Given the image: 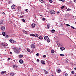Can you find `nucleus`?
<instances>
[{
	"mask_svg": "<svg viewBox=\"0 0 76 76\" xmlns=\"http://www.w3.org/2000/svg\"><path fill=\"white\" fill-rule=\"evenodd\" d=\"M14 52L17 53H19V50L18 48H14Z\"/></svg>",
	"mask_w": 76,
	"mask_h": 76,
	"instance_id": "obj_1",
	"label": "nucleus"
},
{
	"mask_svg": "<svg viewBox=\"0 0 76 76\" xmlns=\"http://www.w3.org/2000/svg\"><path fill=\"white\" fill-rule=\"evenodd\" d=\"M50 13L51 14L54 15V14H55V13H56V12H55V11L54 10H52L50 11Z\"/></svg>",
	"mask_w": 76,
	"mask_h": 76,
	"instance_id": "obj_2",
	"label": "nucleus"
},
{
	"mask_svg": "<svg viewBox=\"0 0 76 76\" xmlns=\"http://www.w3.org/2000/svg\"><path fill=\"white\" fill-rule=\"evenodd\" d=\"M49 39V38H48V37L47 36H46L44 37V39L46 41L48 40V39Z\"/></svg>",
	"mask_w": 76,
	"mask_h": 76,
	"instance_id": "obj_3",
	"label": "nucleus"
},
{
	"mask_svg": "<svg viewBox=\"0 0 76 76\" xmlns=\"http://www.w3.org/2000/svg\"><path fill=\"white\" fill-rule=\"evenodd\" d=\"M19 62L21 64H22L23 63V60L22 59H20L19 60Z\"/></svg>",
	"mask_w": 76,
	"mask_h": 76,
	"instance_id": "obj_4",
	"label": "nucleus"
},
{
	"mask_svg": "<svg viewBox=\"0 0 76 76\" xmlns=\"http://www.w3.org/2000/svg\"><path fill=\"white\" fill-rule=\"evenodd\" d=\"M5 29V26H3L1 28V30L2 31H4Z\"/></svg>",
	"mask_w": 76,
	"mask_h": 76,
	"instance_id": "obj_5",
	"label": "nucleus"
},
{
	"mask_svg": "<svg viewBox=\"0 0 76 76\" xmlns=\"http://www.w3.org/2000/svg\"><path fill=\"white\" fill-rule=\"evenodd\" d=\"M11 8L12 9H15V6L14 5H12V6Z\"/></svg>",
	"mask_w": 76,
	"mask_h": 76,
	"instance_id": "obj_6",
	"label": "nucleus"
},
{
	"mask_svg": "<svg viewBox=\"0 0 76 76\" xmlns=\"http://www.w3.org/2000/svg\"><path fill=\"white\" fill-rule=\"evenodd\" d=\"M60 49L61 51H63V50H64L65 48L64 47H61Z\"/></svg>",
	"mask_w": 76,
	"mask_h": 76,
	"instance_id": "obj_7",
	"label": "nucleus"
},
{
	"mask_svg": "<svg viewBox=\"0 0 76 76\" xmlns=\"http://www.w3.org/2000/svg\"><path fill=\"white\" fill-rule=\"evenodd\" d=\"M56 72H57V73H60L61 70H60V69H56Z\"/></svg>",
	"mask_w": 76,
	"mask_h": 76,
	"instance_id": "obj_8",
	"label": "nucleus"
},
{
	"mask_svg": "<svg viewBox=\"0 0 76 76\" xmlns=\"http://www.w3.org/2000/svg\"><path fill=\"white\" fill-rule=\"evenodd\" d=\"M35 24H32L31 25V26L33 28H35Z\"/></svg>",
	"mask_w": 76,
	"mask_h": 76,
	"instance_id": "obj_9",
	"label": "nucleus"
},
{
	"mask_svg": "<svg viewBox=\"0 0 76 76\" xmlns=\"http://www.w3.org/2000/svg\"><path fill=\"white\" fill-rule=\"evenodd\" d=\"M6 33L4 32H2V35H3V36H5V35H6Z\"/></svg>",
	"mask_w": 76,
	"mask_h": 76,
	"instance_id": "obj_10",
	"label": "nucleus"
},
{
	"mask_svg": "<svg viewBox=\"0 0 76 76\" xmlns=\"http://www.w3.org/2000/svg\"><path fill=\"white\" fill-rule=\"evenodd\" d=\"M31 47L32 48H33V49H34V48H35V45H31Z\"/></svg>",
	"mask_w": 76,
	"mask_h": 76,
	"instance_id": "obj_11",
	"label": "nucleus"
},
{
	"mask_svg": "<svg viewBox=\"0 0 76 76\" xmlns=\"http://www.w3.org/2000/svg\"><path fill=\"white\" fill-rule=\"evenodd\" d=\"M16 42L15 41V40H12V41L11 42V43H12V44H13L15 43H16Z\"/></svg>",
	"mask_w": 76,
	"mask_h": 76,
	"instance_id": "obj_12",
	"label": "nucleus"
},
{
	"mask_svg": "<svg viewBox=\"0 0 76 76\" xmlns=\"http://www.w3.org/2000/svg\"><path fill=\"white\" fill-rule=\"evenodd\" d=\"M41 63L42 64H43L45 63V61H42V60L41 61Z\"/></svg>",
	"mask_w": 76,
	"mask_h": 76,
	"instance_id": "obj_13",
	"label": "nucleus"
},
{
	"mask_svg": "<svg viewBox=\"0 0 76 76\" xmlns=\"http://www.w3.org/2000/svg\"><path fill=\"white\" fill-rule=\"evenodd\" d=\"M23 56L22 55H20L19 56V58H22Z\"/></svg>",
	"mask_w": 76,
	"mask_h": 76,
	"instance_id": "obj_14",
	"label": "nucleus"
},
{
	"mask_svg": "<svg viewBox=\"0 0 76 76\" xmlns=\"http://www.w3.org/2000/svg\"><path fill=\"white\" fill-rule=\"evenodd\" d=\"M55 31H55V30L54 29L51 30V32L52 33H54V32Z\"/></svg>",
	"mask_w": 76,
	"mask_h": 76,
	"instance_id": "obj_15",
	"label": "nucleus"
},
{
	"mask_svg": "<svg viewBox=\"0 0 76 76\" xmlns=\"http://www.w3.org/2000/svg\"><path fill=\"white\" fill-rule=\"evenodd\" d=\"M39 38L40 39H43V37H42V36H40L39 37Z\"/></svg>",
	"mask_w": 76,
	"mask_h": 76,
	"instance_id": "obj_16",
	"label": "nucleus"
},
{
	"mask_svg": "<svg viewBox=\"0 0 76 76\" xmlns=\"http://www.w3.org/2000/svg\"><path fill=\"white\" fill-rule=\"evenodd\" d=\"M6 72V71H4L2 72H1V74H2V75H3V74H4V73H5Z\"/></svg>",
	"mask_w": 76,
	"mask_h": 76,
	"instance_id": "obj_17",
	"label": "nucleus"
},
{
	"mask_svg": "<svg viewBox=\"0 0 76 76\" xmlns=\"http://www.w3.org/2000/svg\"><path fill=\"white\" fill-rule=\"evenodd\" d=\"M10 75H11V76H14V75H15V73H10Z\"/></svg>",
	"mask_w": 76,
	"mask_h": 76,
	"instance_id": "obj_18",
	"label": "nucleus"
},
{
	"mask_svg": "<svg viewBox=\"0 0 76 76\" xmlns=\"http://www.w3.org/2000/svg\"><path fill=\"white\" fill-rule=\"evenodd\" d=\"M23 32L25 34H27L28 33V31H23Z\"/></svg>",
	"mask_w": 76,
	"mask_h": 76,
	"instance_id": "obj_19",
	"label": "nucleus"
},
{
	"mask_svg": "<svg viewBox=\"0 0 76 76\" xmlns=\"http://www.w3.org/2000/svg\"><path fill=\"white\" fill-rule=\"evenodd\" d=\"M27 50L28 52H30L31 50L29 49V48H27Z\"/></svg>",
	"mask_w": 76,
	"mask_h": 76,
	"instance_id": "obj_20",
	"label": "nucleus"
},
{
	"mask_svg": "<svg viewBox=\"0 0 76 76\" xmlns=\"http://www.w3.org/2000/svg\"><path fill=\"white\" fill-rule=\"evenodd\" d=\"M30 36H31V37H34L35 34H30Z\"/></svg>",
	"mask_w": 76,
	"mask_h": 76,
	"instance_id": "obj_21",
	"label": "nucleus"
},
{
	"mask_svg": "<svg viewBox=\"0 0 76 76\" xmlns=\"http://www.w3.org/2000/svg\"><path fill=\"white\" fill-rule=\"evenodd\" d=\"M51 53H54V50H51Z\"/></svg>",
	"mask_w": 76,
	"mask_h": 76,
	"instance_id": "obj_22",
	"label": "nucleus"
},
{
	"mask_svg": "<svg viewBox=\"0 0 76 76\" xmlns=\"http://www.w3.org/2000/svg\"><path fill=\"white\" fill-rule=\"evenodd\" d=\"M47 27H48V29H49V28L50 27V24H48L47 25Z\"/></svg>",
	"mask_w": 76,
	"mask_h": 76,
	"instance_id": "obj_23",
	"label": "nucleus"
},
{
	"mask_svg": "<svg viewBox=\"0 0 76 76\" xmlns=\"http://www.w3.org/2000/svg\"><path fill=\"white\" fill-rule=\"evenodd\" d=\"M50 39H48L47 40V42H50Z\"/></svg>",
	"mask_w": 76,
	"mask_h": 76,
	"instance_id": "obj_24",
	"label": "nucleus"
},
{
	"mask_svg": "<svg viewBox=\"0 0 76 76\" xmlns=\"http://www.w3.org/2000/svg\"><path fill=\"white\" fill-rule=\"evenodd\" d=\"M60 56H61L62 57H64V54H60Z\"/></svg>",
	"mask_w": 76,
	"mask_h": 76,
	"instance_id": "obj_25",
	"label": "nucleus"
},
{
	"mask_svg": "<svg viewBox=\"0 0 76 76\" xmlns=\"http://www.w3.org/2000/svg\"><path fill=\"white\" fill-rule=\"evenodd\" d=\"M13 68H14V69H16V67H17V66L16 65H14L13 66Z\"/></svg>",
	"mask_w": 76,
	"mask_h": 76,
	"instance_id": "obj_26",
	"label": "nucleus"
},
{
	"mask_svg": "<svg viewBox=\"0 0 76 76\" xmlns=\"http://www.w3.org/2000/svg\"><path fill=\"white\" fill-rule=\"evenodd\" d=\"M40 2H41V3H43L44 2V1L43 0H39Z\"/></svg>",
	"mask_w": 76,
	"mask_h": 76,
	"instance_id": "obj_27",
	"label": "nucleus"
},
{
	"mask_svg": "<svg viewBox=\"0 0 76 76\" xmlns=\"http://www.w3.org/2000/svg\"><path fill=\"white\" fill-rule=\"evenodd\" d=\"M39 35L38 34H36L35 35H34V37H38Z\"/></svg>",
	"mask_w": 76,
	"mask_h": 76,
	"instance_id": "obj_28",
	"label": "nucleus"
},
{
	"mask_svg": "<svg viewBox=\"0 0 76 76\" xmlns=\"http://www.w3.org/2000/svg\"><path fill=\"white\" fill-rule=\"evenodd\" d=\"M49 2L50 3H51L52 2H53V1H51V0H49Z\"/></svg>",
	"mask_w": 76,
	"mask_h": 76,
	"instance_id": "obj_29",
	"label": "nucleus"
},
{
	"mask_svg": "<svg viewBox=\"0 0 76 76\" xmlns=\"http://www.w3.org/2000/svg\"><path fill=\"white\" fill-rule=\"evenodd\" d=\"M45 74H48V72H47V71H45Z\"/></svg>",
	"mask_w": 76,
	"mask_h": 76,
	"instance_id": "obj_30",
	"label": "nucleus"
},
{
	"mask_svg": "<svg viewBox=\"0 0 76 76\" xmlns=\"http://www.w3.org/2000/svg\"><path fill=\"white\" fill-rule=\"evenodd\" d=\"M42 20L44 22H45V18H43Z\"/></svg>",
	"mask_w": 76,
	"mask_h": 76,
	"instance_id": "obj_31",
	"label": "nucleus"
},
{
	"mask_svg": "<svg viewBox=\"0 0 76 76\" xmlns=\"http://www.w3.org/2000/svg\"><path fill=\"white\" fill-rule=\"evenodd\" d=\"M28 9H26L25 10V12H28Z\"/></svg>",
	"mask_w": 76,
	"mask_h": 76,
	"instance_id": "obj_32",
	"label": "nucleus"
},
{
	"mask_svg": "<svg viewBox=\"0 0 76 76\" xmlns=\"http://www.w3.org/2000/svg\"><path fill=\"white\" fill-rule=\"evenodd\" d=\"M66 26H70V25L67 24H66Z\"/></svg>",
	"mask_w": 76,
	"mask_h": 76,
	"instance_id": "obj_33",
	"label": "nucleus"
},
{
	"mask_svg": "<svg viewBox=\"0 0 76 76\" xmlns=\"http://www.w3.org/2000/svg\"><path fill=\"white\" fill-rule=\"evenodd\" d=\"M71 28H72V29H75V27L72 26H71Z\"/></svg>",
	"mask_w": 76,
	"mask_h": 76,
	"instance_id": "obj_34",
	"label": "nucleus"
},
{
	"mask_svg": "<svg viewBox=\"0 0 76 76\" xmlns=\"http://www.w3.org/2000/svg\"><path fill=\"white\" fill-rule=\"evenodd\" d=\"M71 73L72 74H74V73H75V72H74V71H72Z\"/></svg>",
	"mask_w": 76,
	"mask_h": 76,
	"instance_id": "obj_35",
	"label": "nucleus"
},
{
	"mask_svg": "<svg viewBox=\"0 0 76 76\" xmlns=\"http://www.w3.org/2000/svg\"><path fill=\"white\" fill-rule=\"evenodd\" d=\"M71 10L70 9H67V11L68 12H69V10Z\"/></svg>",
	"mask_w": 76,
	"mask_h": 76,
	"instance_id": "obj_36",
	"label": "nucleus"
},
{
	"mask_svg": "<svg viewBox=\"0 0 76 76\" xmlns=\"http://www.w3.org/2000/svg\"><path fill=\"white\" fill-rule=\"evenodd\" d=\"M64 6H63L62 7H61V9H64Z\"/></svg>",
	"mask_w": 76,
	"mask_h": 76,
	"instance_id": "obj_37",
	"label": "nucleus"
},
{
	"mask_svg": "<svg viewBox=\"0 0 76 76\" xmlns=\"http://www.w3.org/2000/svg\"><path fill=\"white\" fill-rule=\"evenodd\" d=\"M46 57H47V56H46V55H45L43 56V57H44V58H45Z\"/></svg>",
	"mask_w": 76,
	"mask_h": 76,
	"instance_id": "obj_38",
	"label": "nucleus"
},
{
	"mask_svg": "<svg viewBox=\"0 0 76 76\" xmlns=\"http://www.w3.org/2000/svg\"><path fill=\"white\" fill-rule=\"evenodd\" d=\"M67 75H68V74L66 73L65 74V76H67Z\"/></svg>",
	"mask_w": 76,
	"mask_h": 76,
	"instance_id": "obj_39",
	"label": "nucleus"
},
{
	"mask_svg": "<svg viewBox=\"0 0 76 76\" xmlns=\"http://www.w3.org/2000/svg\"><path fill=\"white\" fill-rule=\"evenodd\" d=\"M9 37V35H7V36H6V38H8Z\"/></svg>",
	"mask_w": 76,
	"mask_h": 76,
	"instance_id": "obj_40",
	"label": "nucleus"
},
{
	"mask_svg": "<svg viewBox=\"0 0 76 76\" xmlns=\"http://www.w3.org/2000/svg\"><path fill=\"white\" fill-rule=\"evenodd\" d=\"M57 45H58V46H60V43H58L57 44Z\"/></svg>",
	"mask_w": 76,
	"mask_h": 76,
	"instance_id": "obj_41",
	"label": "nucleus"
},
{
	"mask_svg": "<svg viewBox=\"0 0 76 76\" xmlns=\"http://www.w3.org/2000/svg\"><path fill=\"white\" fill-rule=\"evenodd\" d=\"M59 1H62L64 2V0H59Z\"/></svg>",
	"mask_w": 76,
	"mask_h": 76,
	"instance_id": "obj_42",
	"label": "nucleus"
},
{
	"mask_svg": "<svg viewBox=\"0 0 76 76\" xmlns=\"http://www.w3.org/2000/svg\"><path fill=\"white\" fill-rule=\"evenodd\" d=\"M2 14H3V15H5V13H4V12H2Z\"/></svg>",
	"mask_w": 76,
	"mask_h": 76,
	"instance_id": "obj_43",
	"label": "nucleus"
},
{
	"mask_svg": "<svg viewBox=\"0 0 76 76\" xmlns=\"http://www.w3.org/2000/svg\"><path fill=\"white\" fill-rule=\"evenodd\" d=\"M22 21L23 22H25V20L24 19H22Z\"/></svg>",
	"mask_w": 76,
	"mask_h": 76,
	"instance_id": "obj_44",
	"label": "nucleus"
},
{
	"mask_svg": "<svg viewBox=\"0 0 76 76\" xmlns=\"http://www.w3.org/2000/svg\"><path fill=\"white\" fill-rule=\"evenodd\" d=\"M36 55L37 56H39V53H37Z\"/></svg>",
	"mask_w": 76,
	"mask_h": 76,
	"instance_id": "obj_45",
	"label": "nucleus"
},
{
	"mask_svg": "<svg viewBox=\"0 0 76 76\" xmlns=\"http://www.w3.org/2000/svg\"><path fill=\"white\" fill-rule=\"evenodd\" d=\"M12 41V39H10V42H11Z\"/></svg>",
	"mask_w": 76,
	"mask_h": 76,
	"instance_id": "obj_46",
	"label": "nucleus"
},
{
	"mask_svg": "<svg viewBox=\"0 0 76 76\" xmlns=\"http://www.w3.org/2000/svg\"><path fill=\"white\" fill-rule=\"evenodd\" d=\"M37 61H38V62H39V59H37Z\"/></svg>",
	"mask_w": 76,
	"mask_h": 76,
	"instance_id": "obj_47",
	"label": "nucleus"
},
{
	"mask_svg": "<svg viewBox=\"0 0 76 76\" xmlns=\"http://www.w3.org/2000/svg\"><path fill=\"white\" fill-rule=\"evenodd\" d=\"M74 2H75V3H76V0H74Z\"/></svg>",
	"mask_w": 76,
	"mask_h": 76,
	"instance_id": "obj_48",
	"label": "nucleus"
},
{
	"mask_svg": "<svg viewBox=\"0 0 76 76\" xmlns=\"http://www.w3.org/2000/svg\"><path fill=\"white\" fill-rule=\"evenodd\" d=\"M3 46L4 47V46H5V45L3 44Z\"/></svg>",
	"mask_w": 76,
	"mask_h": 76,
	"instance_id": "obj_49",
	"label": "nucleus"
},
{
	"mask_svg": "<svg viewBox=\"0 0 76 76\" xmlns=\"http://www.w3.org/2000/svg\"><path fill=\"white\" fill-rule=\"evenodd\" d=\"M10 54H12V52H10Z\"/></svg>",
	"mask_w": 76,
	"mask_h": 76,
	"instance_id": "obj_50",
	"label": "nucleus"
},
{
	"mask_svg": "<svg viewBox=\"0 0 76 76\" xmlns=\"http://www.w3.org/2000/svg\"><path fill=\"white\" fill-rule=\"evenodd\" d=\"M74 69H75V70H76V68H74Z\"/></svg>",
	"mask_w": 76,
	"mask_h": 76,
	"instance_id": "obj_51",
	"label": "nucleus"
},
{
	"mask_svg": "<svg viewBox=\"0 0 76 76\" xmlns=\"http://www.w3.org/2000/svg\"><path fill=\"white\" fill-rule=\"evenodd\" d=\"M58 13H60V12H57Z\"/></svg>",
	"mask_w": 76,
	"mask_h": 76,
	"instance_id": "obj_52",
	"label": "nucleus"
},
{
	"mask_svg": "<svg viewBox=\"0 0 76 76\" xmlns=\"http://www.w3.org/2000/svg\"><path fill=\"white\" fill-rule=\"evenodd\" d=\"M40 16H42V15H40Z\"/></svg>",
	"mask_w": 76,
	"mask_h": 76,
	"instance_id": "obj_53",
	"label": "nucleus"
},
{
	"mask_svg": "<svg viewBox=\"0 0 76 76\" xmlns=\"http://www.w3.org/2000/svg\"><path fill=\"white\" fill-rule=\"evenodd\" d=\"M74 76H76V75H74Z\"/></svg>",
	"mask_w": 76,
	"mask_h": 76,
	"instance_id": "obj_54",
	"label": "nucleus"
},
{
	"mask_svg": "<svg viewBox=\"0 0 76 76\" xmlns=\"http://www.w3.org/2000/svg\"><path fill=\"white\" fill-rule=\"evenodd\" d=\"M0 23H1V21H0Z\"/></svg>",
	"mask_w": 76,
	"mask_h": 76,
	"instance_id": "obj_55",
	"label": "nucleus"
},
{
	"mask_svg": "<svg viewBox=\"0 0 76 76\" xmlns=\"http://www.w3.org/2000/svg\"><path fill=\"white\" fill-rule=\"evenodd\" d=\"M8 60H10V58H8Z\"/></svg>",
	"mask_w": 76,
	"mask_h": 76,
	"instance_id": "obj_56",
	"label": "nucleus"
},
{
	"mask_svg": "<svg viewBox=\"0 0 76 76\" xmlns=\"http://www.w3.org/2000/svg\"><path fill=\"white\" fill-rule=\"evenodd\" d=\"M35 18H36V17L35 16Z\"/></svg>",
	"mask_w": 76,
	"mask_h": 76,
	"instance_id": "obj_57",
	"label": "nucleus"
},
{
	"mask_svg": "<svg viewBox=\"0 0 76 76\" xmlns=\"http://www.w3.org/2000/svg\"><path fill=\"white\" fill-rule=\"evenodd\" d=\"M23 6H25V5H24Z\"/></svg>",
	"mask_w": 76,
	"mask_h": 76,
	"instance_id": "obj_58",
	"label": "nucleus"
},
{
	"mask_svg": "<svg viewBox=\"0 0 76 76\" xmlns=\"http://www.w3.org/2000/svg\"><path fill=\"white\" fill-rule=\"evenodd\" d=\"M25 6H26V5H25Z\"/></svg>",
	"mask_w": 76,
	"mask_h": 76,
	"instance_id": "obj_59",
	"label": "nucleus"
}]
</instances>
